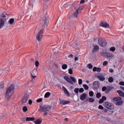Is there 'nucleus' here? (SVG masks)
Instances as JSON below:
<instances>
[{
	"label": "nucleus",
	"mask_w": 124,
	"mask_h": 124,
	"mask_svg": "<svg viewBox=\"0 0 124 124\" xmlns=\"http://www.w3.org/2000/svg\"><path fill=\"white\" fill-rule=\"evenodd\" d=\"M78 13H79V12L77 10V11L75 13H74V17L77 18V16H78Z\"/></svg>",
	"instance_id": "34"
},
{
	"label": "nucleus",
	"mask_w": 124,
	"mask_h": 124,
	"mask_svg": "<svg viewBox=\"0 0 124 124\" xmlns=\"http://www.w3.org/2000/svg\"><path fill=\"white\" fill-rule=\"evenodd\" d=\"M87 67H88L89 69H92V68H93V65L91 63H89L87 65Z\"/></svg>",
	"instance_id": "40"
},
{
	"label": "nucleus",
	"mask_w": 124,
	"mask_h": 124,
	"mask_svg": "<svg viewBox=\"0 0 124 124\" xmlns=\"http://www.w3.org/2000/svg\"><path fill=\"white\" fill-rule=\"evenodd\" d=\"M83 87L85 90H89V86L87 84H83Z\"/></svg>",
	"instance_id": "37"
},
{
	"label": "nucleus",
	"mask_w": 124,
	"mask_h": 124,
	"mask_svg": "<svg viewBox=\"0 0 124 124\" xmlns=\"http://www.w3.org/2000/svg\"><path fill=\"white\" fill-rule=\"evenodd\" d=\"M4 25H2V24L0 23V29H1L2 27H3Z\"/></svg>",
	"instance_id": "64"
},
{
	"label": "nucleus",
	"mask_w": 124,
	"mask_h": 124,
	"mask_svg": "<svg viewBox=\"0 0 124 124\" xmlns=\"http://www.w3.org/2000/svg\"><path fill=\"white\" fill-rule=\"evenodd\" d=\"M106 90H107V87L106 86H104L102 88V92H106Z\"/></svg>",
	"instance_id": "44"
},
{
	"label": "nucleus",
	"mask_w": 124,
	"mask_h": 124,
	"mask_svg": "<svg viewBox=\"0 0 124 124\" xmlns=\"http://www.w3.org/2000/svg\"><path fill=\"white\" fill-rule=\"evenodd\" d=\"M107 52H101V56L102 57H104V58H107Z\"/></svg>",
	"instance_id": "23"
},
{
	"label": "nucleus",
	"mask_w": 124,
	"mask_h": 124,
	"mask_svg": "<svg viewBox=\"0 0 124 124\" xmlns=\"http://www.w3.org/2000/svg\"><path fill=\"white\" fill-rule=\"evenodd\" d=\"M62 69H66V68H67V64H63L62 65Z\"/></svg>",
	"instance_id": "29"
},
{
	"label": "nucleus",
	"mask_w": 124,
	"mask_h": 124,
	"mask_svg": "<svg viewBox=\"0 0 124 124\" xmlns=\"http://www.w3.org/2000/svg\"><path fill=\"white\" fill-rule=\"evenodd\" d=\"M97 69V67H94L93 69V72H95V71H96Z\"/></svg>",
	"instance_id": "53"
},
{
	"label": "nucleus",
	"mask_w": 124,
	"mask_h": 124,
	"mask_svg": "<svg viewBox=\"0 0 124 124\" xmlns=\"http://www.w3.org/2000/svg\"><path fill=\"white\" fill-rule=\"evenodd\" d=\"M40 20L43 22V26L42 27V29L38 32L36 35V39L39 42H40L41 40H42V37L43 36V31L44 30L45 28L47 27L48 26V17H47V15L46 13L42 14L40 16Z\"/></svg>",
	"instance_id": "1"
},
{
	"label": "nucleus",
	"mask_w": 124,
	"mask_h": 124,
	"mask_svg": "<svg viewBox=\"0 0 124 124\" xmlns=\"http://www.w3.org/2000/svg\"><path fill=\"white\" fill-rule=\"evenodd\" d=\"M117 93L120 95V96H121L122 97H124V93L123 92V91L121 90L117 91Z\"/></svg>",
	"instance_id": "18"
},
{
	"label": "nucleus",
	"mask_w": 124,
	"mask_h": 124,
	"mask_svg": "<svg viewBox=\"0 0 124 124\" xmlns=\"http://www.w3.org/2000/svg\"><path fill=\"white\" fill-rule=\"evenodd\" d=\"M100 83L98 81H94L93 83V88L94 90H97L99 88Z\"/></svg>",
	"instance_id": "6"
},
{
	"label": "nucleus",
	"mask_w": 124,
	"mask_h": 124,
	"mask_svg": "<svg viewBox=\"0 0 124 124\" xmlns=\"http://www.w3.org/2000/svg\"><path fill=\"white\" fill-rule=\"evenodd\" d=\"M34 117H27L26 119V122H31V121H34Z\"/></svg>",
	"instance_id": "20"
},
{
	"label": "nucleus",
	"mask_w": 124,
	"mask_h": 124,
	"mask_svg": "<svg viewBox=\"0 0 124 124\" xmlns=\"http://www.w3.org/2000/svg\"><path fill=\"white\" fill-rule=\"evenodd\" d=\"M107 58H108V59H112V58H114V55H113V54H112V53H110L109 52H107Z\"/></svg>",
	"instance_id": "15"
},
{
	"label": "nucleus",
	"mask_w": 124,
	"mask_h": 124,
	"mask_svg": "<svg viewBox=\"0 0 124 124\" xmlns=\"http://www.w3.org/2000/svg\"><path fill=\"white\" fill-rule=\"evenodd\" d=\"M98 79H99L100 81H104L105 80V77H103V75H99L97 77Z\"/></svg>",
	"instance_id": "17"
},
{
	"label": "nucleus",
	"mask_w": 124,
	"mask_h": 124,
	"mask_svg": "<svg viewBox=\"0 0 124 124\" xmlns=\"http://www.w3.org/2000/svg\"><path fill=\"white\" fill-rule=\"evenodd\" d=\"M35 124H40L42 123V119L39 118L37 119L36 121H34Z\"/></svg>",
	"instance_id": "21"
},
{
	"label": "nucleus",
	"mask_w": 124,
	"mask_h": 124,
	"mask_svg": "<svg viewBox=\"0 0 124 124\" xmlns=\"http://www.w3.org/2000/svg\"><path fill=\"white\" fill-rule=\"evenodd\" d=\"M0 17L3 18L4 19V20H5V19H6V16H5V15H3V14H2L0 15Z\"/></svg>",
	"instance_id": "45"
},
{
	"label": "nucleus",
	"mask_w": 124,
	"mask_h": 124,
	"mask_svg": "<svg viewBox=\"0 0 124 124\" xmlns=\"http://www.w3.org/2000/svg\"><path fill=\"white\" fill-rule=\"evenodd\" d=\"M99 47L97 46H94V48L92 50V53H95V52H97V50H99Z\"/></svg>",
	"instance_id": "16"
},
{
	"label": "nucleus",
	"mask_w": 124,
	"mask_h": 124,
	"mask_svg": "<svg viewBox=\"0 0 124 124\" xmlns=\"http://www.w3.org/2000/svg\"><path fill=\"white\" fill-rule=\"evenodd\" d=\"M64 79H65V80H66L67 82H68V83L71 84V85H73V82H72L70 78H69V77H68V76H64Z\"/></svg>",
	"instance_id": "11"
},
{
	"label": "nucleus",
	"mask_w": 124,
	"mask_h": 124,
	"mask_svg": "<svg viewBox=\"0 0 124 124\" xmlns=\"http://www.w3.org/2000/svg\"><path fill=\"white\" fill-rule=\"evenodd\" d=\"M28 100H29V95L26 94L22 99V103H26Z\"/></svg>",
	"instance_id": "10"
},
{
	"label": "nucleus",
	"mask_w": 124,
	"mask_h": 124,
	"mask_svg": "<svg viewBox=\"0 0 124 124\" xmlns=\"http://www.w3.org/2000/svg\"><path fill=\"white\" fill-rule=\"evenodd\" d=\"M88 102H91L92 103H93V102H94V99L93 98H89L88 99Z\"/></svg>",
	"instance_id": "36"
},
{
	"label": "nucleus",
	"mask_w": 124,
	"mask_h": 124,
	"mask_svg": "<svg viewBox=\"0 0 124 124\" xmlns=\"http://www.w3.org/2000/svg\"><path fill=\"white\" fill-rule=\"evenodd\" d=\"M54 65L56 66V67H57V68H59V65H58V64H55Z\"/></svg>",
	"instance_id": "63"
},
{
	"label": "nucleus",
	"mask_w": 124,
	"mask_h": 124,
	"mask_svg": "<svg viewBox=\"0 0 124 124\" xmlns=\"http://www.w3.org/2000/svg\"><path fill=\"white\" fill-rule=\"evenodd\" d=\"M62 90L64 92V93H65L66 95L68 96H70V94H69V92H68V91H67V89H66L65 87L62 86Z\"/></svg>",
	"instance_id": "12"
},
{
	"label": "nucleus",
	"mask_w": 124,
	"mask_h": 124,
	"mask_svg": "<svg viewBox=\"0 0 124 124\" xmlns=\"http://www.w3.org/2000/svg\"><path fill=\"white\" fill-rule=\"evenodd\" d=\"M80 4L85 3V0H81L80 2Z\"/></svg>",
	"instance_id": "59"
},
{
	"label": "nucleus",
	"mask_w": 124,
	"mask_h": 124,
	"mask_svg": "<svg viewBox=\"0 0 124 124\" xmlns=\"http://www.w3.org/2000/svg\"><path fill=\"white\" fill-rule=\"evenodd\" d=\"M103 102H104V101L102 98L99 100V104H101V103H103Z\"/></svg>",
	"instance_id": "50"
},
{
	"label": "nucleus",
	"mask_w": 124,
	"mask_h": 124,
	"mask_svg": "<svg viewBox=\"0 0 124 124\" xmlns=\"http://www.w3.org/2000/svg\"><path fill=\"white\" fill-rule=\"evenodd\" d=\"M110 51H111L112 52H115V51L116 50V48H115V47H111L109 49Z\"/></svg>",
	"instance_id": "41"
},
{
	"label": "nucleus",
	"mask_w": 124,
	"mask_h": 124,
	"mask_svg": "<svg viewBox=\"0 0 124 124\" xmlns=\"http://www.w3.org/2000/svg\"><path fill=\"white\" fill-rule=\"evenodd\" d=\"M98 43L101 47H105V46L107 45V44L106 43V40L101 38L98 39Z\"/></svg>",
	"instance_id": "5"
},
{
	"label": "nucleus",
	"mask_w": 124,
	"mask_h": 124,
	"mask_svg": "<svg viewBox=\"0 0 124 124\" xmlns=\"http://www.w3.org/2000/svg\"><path fill=\"white\" fill-rule=\"evenodd\" d=\"M68 58H73V55L72 54H70L68 56Z\"/></svg>",
	"instance_id": "60"
},
{
	"label": "nucleus",
	"mask_w": 124,
	"mask_h": 124,
	"mask_svg": "<svg viewBox=\"0 0 124 124\" xmlns=\"http://www.w3.org/2000/svg\"><path fill=\"white\" fill-rule=\"evenodd\" d=\"M68 73L69 74H70V75L73 74V70H72V69L71 68L69 69Z\"/></svg>",
	"instance_id": "38"
},
{
	"label": "nucleus",
	"mask_w": 124,
	"mask_h": 124,
	"mask_svg": "<svg viewBox=\"0 0 124 124\" xmlns=\"http://www.w3.org/2000/svg\"><path fill=\"white\" fill-rule=\"evenodd\" d=\"M78 57H76L75 58V61H78Z\"/></svg>",
	"instance_id": "62"
},
{
	"label": "nucleus",
	"mask_w": 124,
	"mask_h": 124,
	"mask_svg": "<svg viewBox=\"0 0 124 124\" xmlns=\"http://www.w3.org/2000/svg\"><path fill=\"white\" fill-rule=\"evenodd\" d=\"M35 65L36 66V67H38V66H39V62L38 61H36L35 62Z\"/></svg>",
	"instance_id": "43"
},
{
	"label": "nucleus",
	"mask_w": 124,
	"mask_h": 124,
	"mask_svg": "<svg viewBox=\"0 0 124 124\" xmlns=\"http://www.w3.org/2000/svg\"><path fill=\"white\" fill-rule=\"evenodd\" d=\"M93 91H90L89 92V95L90 96H91V97H93Z\"/></svg>",
	"instance_id": "39"
},
{
	"label": "nucleus",
	"mask_w": 124,
	"mask_h": 124,
	"mask_svg": "<svg viewBox=\"0 0 124 124\" xmlns=\"http://www.w3.org/2000/svg\"><path fill=\"white\" fill-rule=\"evenodd\" d=\"M100 27H102L103 28H109V24L107 23V22L105 21H102L101 22V23L100 24Z\"/></svg>",
	"instance_id": "8"
},
{
	"label": "nucleus",
	"mask_w": 124,
	"mask_h": 124,
	"mask_svg": "<svg viewBox=\"0 0 124 124\" xmlns=\"http://www.w3.org/2000/svg\"><path fill=\"white\" fill-rule=\"evenodd\" d=\"M87 98V94L84 93L82 94L80 97V100H85Z\"/></svg>",
	"instance_id": "13"
},
{
	"label": "nucleus",
	"mask_w": 124,
	"mask_h": 124,
	"mask_svg": "<svg viewBox=\"0 0 124 124\" xmlns=\"http://www.w3.org/2000/svg\"><path fill=\"white\" fill-rule=\"evenodd\" d=\"M44 2L46 3V4H50L51 1L50 0H43Z\"/></svg>",
	"instance_id": "35"
},
{
	"label": "nucleus",
	"mask_w": 124,
	"mask_h": 124,
	"mask_svg": "<svg viewBox=\"0 0 124 124\" xmlns=\"http://www.w3.org/2000/svg\"><path fill=\"white\" fill-rule=\"evenodd\" d=\"M28 103H29V104L30 105H31V104H32V101L30 99V100H29Z\"/></svg>",
	"instance_id": "56"
},
{
	"label": "nucleus",
	"mask_w": 124,
	"mask_h": 124,
	"mask_svg": "<svg viewBox=\"0 0 124 124\" xmlns=\"http://www.w3.org/2000/svg\"><path fill=\"white\" fill-rule=\"evenodd\" d=\"M119 85H120L121 86H124V82L121 81L119 82Z\"/></svg>",
	"instance_id": "57"
},
{
	"label": "nucleus",
	"mask_w": 124,
	"mask_h": 124,
	"mask_svg": "<svg viewBox=\"0 0 124 124\" xmlns=\"http://www.w3.org/2000/svg\"><path fill=\"white\" fill-rule=\"evenodd\" d=\"M0 24L3 26H4V24H5V21L3 18H1L0 19Z\"/></svg>",
	"instance_id": "24"
},
{
	"label": "nucleus",
	"mask_w": 124,
	"mask_h": 124,
	"mask_svg": "<svg viewBox=\"0 0 124 124\" xmlns=\"http://www.w3.org/2000/svg\"><path fill=\"white\" fill-rule=\"evenodd\" d=\"M96 98L99 99L100 97H101V93H97L96 94Z\"/></svg>",
	"instance_id": "27"
},
{
	"label": "nucleus",
	"mask_w": 124,
	"mask_h": 124,
	"mask_svg": "<svg viewBox=\"0 0 124 124\" xmlns=\"http://www.w3.org/2000/svg\"><path fill=\"white\" fill-rule=\"evenodd\" d=\"M104 111L105 113H107V112H108V109L105 108Z\"/></svg>",
	"instance_id": "61"
},
{
	"label": "nucleus",
	"mask_w": 124,
	"mask_h": 124,
	"mask_svg": "<svg viewBox=\"0 0 124 124\" xmlns=\"http://www.w3.org/2000/svg\"><path fill=\"white\" fill-rule=\"evenodd\" d=\"M102 100L104 101V100H106L107 99V98L105 96H103L102 97Z\"/></svg>",
	"instance_id": "54"
},
{
	"label": "nucleus",
	"mask_w": 124,
	"mask_h": 124,
	"mask_svg": "<svg viewBox=\"0 0 124 124\" xmlns=\"http://www.w3.org/2000/svg\"><path fill=\"white\" fill-rule=\"evenodd\" d=\"M108 81L109 83H113V82H114V78H113L112 77H109Z\"/></svg>",
	"instance_id": "31"
},
{
	"label": "nucleus",
	"mask_w": 124,
	"mask_h": 124,
	"mask_svg": "<svg viewBox=\"0 0 124 124\" xmlns=\"http://www.w3.org/2000/svg\"><path fill=\"white\" fill-rule=\"evenodd\" d=\"M74 92L75 93H79V88H77L75 89Z\"/></svg>",
	"instance_id": "42"
},
{
	"label": "nucleus",
	"mask_w": 124,
	"mask_h": 124,
	"mask_svg": "<svg viewBox=\"0 0 124 124\" xmlns=\"http://www.w3.org/2000/svg\"><path fill=\"white\" fill-rule=\"evenodd\" d=\"M3 88H4V83L2 81L0 83V90H2Z\"/></svg>",
	"instance_id": "26"
},
{
	"label": "nucleus",
	"mask_w": 124,
	"mask_h": 124,
	"mask_svg": "<svg viewBox=\"0 0 124 124\" xmlns=\"http://www.w3.org/2000/svg\"><path fill=\"white\" fill-rule=\"evenodd\" d=\"M97 72H100L101 71V68L98 67L97 68Z\"/></svg>",
	"instance_id": "52"
},
{
	"label": "nucleus",
	"mask_w": 124,
	"mask_h": 124,
	"mask_svg": "<svg viewBox=\"0 0 124 124\" xmlns=\"http://www.w3.org/2000/svg\"><path fill=\"white\" fill-rule=\"evenodd\" d=\"M112 90V87L111 86H108L107 88V90L105 91V93H109L110 91Z\"/></svg>",
	"instance_id": "19"
},
{
	"label": "nucleus",
	"mask_w": 124,
	"mask_h": 124,
	"mask_svg": "<svg viewBox=\"0 0 124 124\" xmlns=\"http://www.w3.org/2000/svg\"><path fill=\"white\" fill-rule=\"evenodd\" d=\"M109 72H111L112 73L114 72V70H113V69L110 68L109 69Z\"/></svg>",
	"instance_id": "58"
},
{
	"label": "nucleus",
	"mask_w": 124,
	"mask_h": 124,
	"mask_svg": "<svg viewBox=\"0 0 124 124\" xmlns=\"http://www.w3.org/2000/svg\"><path fill=\"white\" fill-rule=\"evenodd\" d=\"M83 83V80H82V79H78V84L82 85Z\"/></svg>",
	"instance_id": "47"
},
{
	"label": "nucleus",
	"mask_w": 124,
	"mask_h": 124,
	"mask_svg": "<svg viewBox=\"0 0 124 124\" xmlns=\"http://www.w3.org/2000/svg\"><path fill=\"white\" fill-rule=\"evenodd\" d=\"M22 110L23 112H26L28 111V107L27 106H24L23 107Z\"/></svg>",
	"instance_id": "33"
},
{
	"label": "nucleus",
	"mask_w": 124,
	"mask_h": 124,
	"mask_svg": "<svg viewBox=\"0 0 124 124\" xmlns=\"http://www.w3.org/2000/svg\"><path fill=\"white\" fill-rule=\"evenodd\" d=\"M70 79L72 80V82H73L75 83H76V79L73 77H70Z\"/></svg>",
	"instance_id": "30"
},
{
	"label": "nucleus",
	"mask_w": 124,
	"mask_h": 124,
	"mask_svg": "<svg viewBox=\"0 0 124 124\" xmlns=\"http://www.w3.org/2000/svg\"><path fill=\"white\" fill-rule=\"evenodd\" d=\"M107 64H108V62L107 61H105L103 63V65H107Z\"/></svg>",
	"instance_id": "51"
},
{
	"label": "nucleus",
	"mask_w": 124,
	"mask_h": 124,
	"mask_svg": "<svg viewBox=\"0 0 124 124\" xmlns=\"http://www.w3.org/2000/svg\"><path fill=\"white\" fill-rule=\"evenodd\" d=\"M83 9H84V7L81 6L78 8L77 10L79 12V13H81V11L83 10Z\"/></svg>",
	"instance_id": "32"
},
{
	"label": "nucleus",
	"mask_w": 124,
	"mask_h": 124,
	"mask_svg": "<svg viewBox=\"0 0 124 124\" xmlns=\"http://www.w3.org/2000/svg\"><path fill=\"white\" fill-rule=\"evenodd\" d=\"M36 74H37V70L34 69L32 72H31V78L34 79L36 78Z\"/></svg>",
	"instance_id": "7"
},
{
	"label": "nucleus",
	"mask_w": 124,
	"mask_h": 124,
	"mask_svg": "<svg viewBox=\"0 0 124 124\" xmlns=\"http://www.w3.org/2000/svg\"><path fill=\"white\" fill-rule=\"evenodd\" d=\"M124 103V101L122 100L117 101V102L116 103V105L117 106H120V105H122Z\"/></svg>",
	"instance_id": "22"
},
{
	"label": "nucleus",
	"mask_w": 124,
	"mask_h": 124,
	"mask_svg": "<svg viewBox=\"0 0 124 124\" xmlns=\"http://www.w3.org/2000/svg\"><path fill=\"white\" fill-rule=\"evenodd\" d=\"M36 102H37V103L42 102V98L38 99L36 100Z\"/></svg>",
	"instance_id": "49"
},
{
	"label": "nucleus",
	"mask_w": 124,
	"mask_h": 124,
	"mask_svg": "<svg viewBox=\"0 0 124 124\" xmlns=\"http://www.w3.org/2000/svg\"><path fill=\"white\" fill-rule=\"evenodd\" d=\"M14 18H11L9 20V23L10 24V25H12L13 24V23H14Z\"/></svg>",
	"instance_id": "28"
},
{
	"label": "nucleus",
	"mask_w": 124,
	"mask_h": 124,
	"mask_svg": "<svg viewBox=\"0 0 124 124\" xmlns=\"http://www.w3.org/2000/svg\"><path fill=\"white\" fill-rule=\"evenodd\" d=\"M50 95H51V93L50 92H47L45 94V98H48Z\"/></svg>",
	"instance_id": "25"
},
{
	"label": "nucleus",
	"mask_w": 124,
	"mask_h": 124,
	"mask_svg": "<svg viewBox=\"0 0 124 124\" xmlns=\"http://www.w3.org/2000/svg\"><path fill=\"white\" fill-rule=\"evenodd\" d=\"M14 93V86L11 85L10 87H8L6 90L5 97L7 100L10 99L11 96L13 95Z\"/></svg>",
	"instance_id": "2"
},
{
	"label": "nucleus",
	"mask_w": 124,
	"mask_h": 124,
	"mask_svg": "<svg viewBox=\"0 0 124 124\" xmlns=\"http://www.w3.org/2000/svg\"><path fill=\"white\" fill-rule=\"evenodd\" d=\"M98 108L100 109L101 110H103L104 109V108L103 107V106L101 105H100L98 107Z\"/></svg>",
	"instance_id": "46"
},
{
	"label": "nucleus",
	"mask_w": 124,
	"mask_h": 124,
	"mask_svg": "<svg viewBox=\"0 0 124 124\" xmlns=\"http://www.w3.org/2000/svg\"><path fill=\"white\" fill-rule=\"evenodd\" d=\"M50 110H51V106L46 105L41 106L39 111L40 112V113L44 112L45 113H44V116H45L48 115V112H47V111H50Z\"/></svg>",
	"instance_id": "3"
},
{
	"label": "nucleus",
	"mask_w": 124,
	"mask_h": 124,
	"mask_svg": "<svg viewBox=\"0 0 124 124\" xmlns=\"http://www.w3.org/2000/svg\"><path fill=\"white\" fill-rule=\"evenodd\" d=\"M59 100L60 101V104H61V105H66V104H69V103H70V101L65 100H62L61 98L59 99Z\"/></svg>",
	"instance_id": "9"
},
{
	"label": "nucleus",
	"mask_w": 124,
	"mask_h": 124,
	"mask_svg": "<svg viewBox=\"0 0 124 124\" xmlns=\"http://www.w3.org/2000/svg\"><path fill=\"white\" fill-rule=\"evenodd\" d=\"M79 93H84V88H81L78 90Z\"/></svg>",
	"instance_id": "48"
},
{
	"label": "nucleus",
	"mask_w": 124,
	"mask_h": 124,
	"mask_svg": "<svg viewBox=\"0 0 124 124\" xmlns=\"http://www.w3.org/2000/svg\"><path fill=\"white\" fill-rule=\"evenodd\" d=\"M104 106L108 109L109 110H114V105L108 101L105 102L104 103Z\"/></svg>",
	"instance_id": "4"
},
{
	"label": "nucleus",
	"mask_w": 124,
	"mask_h": 124,
	"mask_svg": "<svg viewBox=\"0 0 124 124\" xmlns=\"http://www.w3.org/2000/svg\"><path fill=\"white\" fill-rule=\"evenodd\" d=\"M105 120L108 121V122H110V121H111V119L109 118L108 117H106Z\"/></svg>",
	"instance_id": "55"
},
{
	"label": "nucleus",
	"mask_w": 124,
	"mask_h": 124,
	"mask_svg": "<svg viewBox=\"0 0 124 124\" xmlns=\"http://www.w3.org/2000/svg\"><path fill=\"white\" fill-rule=\"evenodd\" d=\"M112 100L113 101L117 102L118 101H120V100H122V97L120 96L115 97L113 98Z\"/></svg>",
	"instance_id": "14"
}]
</instances>
